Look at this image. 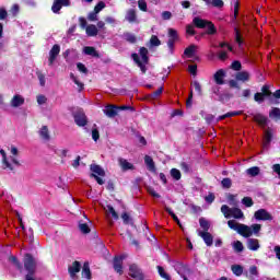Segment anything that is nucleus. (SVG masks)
<instances>
[{
    "label": "nucleus",
    "instance_id": "f257e3e1",
    "mask_svg": "<svg viewBox=\"0 0 280 280\" xmlns=\"http://www.w3.org/2000/svg\"><path fill=\"white\" fill-rule=\"evenodd\" d=\"M131 58L135 65L139 67L141 73L145 75V73H148V65H150V51L148 50V48L140 47L139 54L132 52Z\"/></svg>",
    "mask_w": 280,
    "mask_h": 280
},
{
    "label": "nucleus",
    "instance_id": "f03ea898",
    "mask_svg": "<svg viewBox=\"0 0 280 280\" xmlns=\"http://www.w3.org/2000/svg\"><path fill=\"white\" fill-rule=\"evenodd\" d=\"M228 226L232 231H236L242 237L248 238L253 235V229L246 224L237 223L235 220L228 221Z\"/></svg>",
    "mask_w": 280,
    "mask_h": 280
},
{
    "label": "nucleus",
    "instance_id": "7ed1b4c3",
    "mask_svg": "<svg viewBox=\"0 0 280 280\" xmlns=\"http://www.w3.org/2000/svg\"><path fill=\"white\" fill-rule=\"evenodd\" d=\"M90 170L92 172L90 175L91 178H95L98 185H104V179H102V177L106 176V172L104 171V168H102V166H100L98 164H91Z\"/></svg>",
    "mask_w": 280,
    "mask_h": 280
},
{
    "label": "nucleus",
    "instance_id": "20e7f679",
    "mask_svg": "<svg viewBox=\"0 0 280 280\" xmlns=\"http://www.w3.org/2000/svg\"><path fill=\"white\" fill-rule=\"evenodd\" d=\"M72 117L74 119V124H77L79 128H84V126L89 124V118L82 108H78L75 112H73Z\"/></svg>",
    "mask_w": 280,
    "mask_h": 280
},
{
    "label": "nucleus",
    "instance_id": "39448f33",
    "mask_svg": "<svg viewBox=\"0 0 280 280\" xmlns=\"http://www.w3.org/2000/svg\"><path fill=\"white\" fill-rule=\"evenodd\" d=\"M71 5V0H54L51 5V12L54 14H60L62 8H69Z\"/></svg>",
    "mask_w": 280,
    "mask_h": 280
},
{
    "label": "nucleus",
    "instance_id": "423d86ee",
    "mask_svg": "<svg viewBox=\"0 0 280 280\" xmlns=\"http://www.w3.org/2000/svg\"><path fill=\"white\" fill-rule=\"evenodd\" d=\"M124 256H115L113 259V268L117 275H124Z\"/></svg>",
    "mask_w": 280,
    "mask_h": 280
},
{
    "label": "nucleus",
    "instance_id": "0eeeda50",
    "mask_svg": "<svg viewBox=\"0 0 280 280\" xmlns=\"http://www.w3.org/2000/svg\"><path fill=\"white\" fill-rule=\"evenodd\" d=\"M254 218L255 220H259V221H272V214H270V212H268V210L266 209H259L254 213Z\"/></svg>",
    "mask_w": 280,
    "mask_h": 280
},
{
    "label": "nucleus",
    "instance_id": "6e6552de",
    "mask_svg": "<svg viewBox=\"0 0 280 280\" xmlns=\"http://www.w3.org/2000/svg\"><path fill=\"white\" fill-rule=\"evenodd\" d=\"M58 56H60V45L55 44L49 50V57H48L49 67L54 66V62H56V58H58Z\"/></svg>",
    "mask_w": 280,
    "mask_h": 280
},
{
    "label": "nucleus",
    "instance_id": "1a4fd4ad",
    "mask_svg": "<svg viewBox=\"0 0 280 280\" xmlns=\"http://www.w3.org/2000/svg\"><path fill=\"white\" fill-rule=\"evenodd\" d=\"M176 40H178V32L174 28H168L167 47L171 49V51H174V45H176Z\"/></svg>",
    "mask_w": 280,
    "mask_h": 280
},
{
    "label": "nucleus",
    "instance_id": "9d476101",
    "mask_svg": "<svg viewBox=\"0 0 280 280\" xmlns=\"http://www.w3.org/2000/svg\"><path fill=\"white\" fill-rule=\"evenodd\" d=\"M82 270V264L78 260H74L70 267H68V273L71 279L78 276V272Z\"/></svg>",
    "mask_w": 280,
    "mask_h": 280
},
{
    "label": "nucleus",
    "instance_id": "9b49d317",
    "mask_svg": "<svg viewBox=\"0 0 280 280\" xmlns=\"http://www.w3.org/2000/svg\"><path fill=\"white\" fill-rule=\"evenodd\" d=\"M103 112H104V115H106V117H109V119H113L114 117H117L119 113V106L107 105L105 106V109Z\"/></svg>",
    "mask_w": 280,
    "mask_h": 280
},
{
    "label": "nucleus",
    "instance_id": "f8f14e48",
    "mask_svg": "<svg viewBox=\"0 0 280 280\" xmlns=\"http://www.w3.org/2000/svg\"><path fill=\"white\" fill-rule=\"evenodd\" d=\"M224 78H226V72L224 71V69L218 70L213 75V80L219 86H222V84H224Z\"/></svg>",
    "mask_w": 280,
    "mask_h": 280
},
{
    "label": "nucleus",
    "instance_id": "ddd939ff",
    "mask_svg": "<svg viewBox=\"0 0 280 280\" xmlns=\"http://www.w3.org/2000/svg\"><path fill=\"white\" fill-rule=\"evenodd\" d=\"M143 275V271L137 264H132L129 266V276H131L132 279H137V277H141Z\"/></svg>",
    "mask_w": 280,
    "mask_h": 280
},
{
    "label": "nucleus",
    "instance_id": "4468645a",
    "mask_svg": "<svg viewBox=\"0 0 280 280\" xmlns=\"http://www.w3.org/2000/svg\"><path fill=\"white\" fill-rule=\"evenodd\" d=\"M25 104V98L21 96V94H15L11 100L12 108H19V106H23Z\"/></svg>",
    "mask_w": 280,
    "mask_h": 280
},
{
    "label": "nucleus",
    "instance_id": "2eb2a0df",
    "mask_svg": "<svg viewBox=\"0 0 280 280\" xmlns=\"http://www.w3.org/2000/svg\"><path fill=\"white\" fill-rule=\"evenodd\" d=\"M254 121L260 125L262 128L268 126V117L264 116V114H255L253 117Z\"/></svg>",
    "mask_w": 280,
    "mask_h": 280
},
{
    "label": "nucleus",
    "instance_id": "dca6fc26",
    "mask_svg": "<svg viewBox=\"0 0 280 280\" xmlns=\"http://www.w3.org/2000/svg\"><path fill=\"white\" fill-rule=\"evenodd\" d=\"M237 82H249L250 73L248 71H238L235 75Z\"/></svg>",
    "mask_w": 280,
    "mask_h": 280
},
{
    "label": "nucleus",
    "instance_id": "f3484780",
    "mask_svg": "<svg viewBox=\"0 0 280 280\" xmlns=\"http://www.w3.org/2000/svg\"><path fill=\"white\" fill-rule=\"evenodd\" d=\"M199 236L203 240L206 246H213V235L209 232H199Z\"/></svg>",
    "mask_w": 280,
    "mask_h": 280
},
{
    "label": "nucleus",
    "instance_id": "a211bd4d",
    "mask_svg": "<svg viewBox=\"0 0 280 280\" xmlns=\"http://www.w3.org/2000/svg\"><path fill=\"white\" fill-rule=\"evenodd\" d=\"M192 23L195 25V27H197L198 30H205V27H207L209 20H203L201 18H194L192 19Z\"/></svg>",
    "mask_w": 280,
    "mask_h": 280
},
{
    "label": "nucleus",
    "instance_id": "6ab92c4d",
    "mask_svg": "<svg viewBox=\"0 0 280 280\" xmlns=\"http://www.w3.org/2000/svg\"><path fill=\"white\" fill-rule=\"evenodd\" d=\"M81 276H82L84 279H88V280L93 279V275L91 273V266L89 265V261H85V262L83 264V268H82V271H81Z\"/></svg>",
    "mask_w": 280,
    "mask_h": 280
},
{
    "label": "nucleus",
    "instance_id": "aec40b11",
    "mask_svg": "<svg viewBox=\"0 0 280 280\" xmlns=\"http://www.w3.org/2000/svg\"><path fill=\"white\" fill-rule=\"evenodd\" d=\"M0 154L2 156V163L4 165V170H10L11 172H14V167L12 166V164H10V162L8 161V154L5 153V150L1 149L0 150Z\"/></svg>",
    "mask_w": 280,
    "mask_h": 280
},
{
    "label": "nucleus",
    "instance_id": "412c9836",
    "mask_svg": "<svg viewBox=\"0 0 280 280\" xmlns=\"http://www.w3.org/2000/svg\"><path fill=\"white\" fill-rule=\"evenodd\" d=\"M83 54H85V56H92L93 58H100V52H97L93 46H85L83 48Z\"/></svg>",
    "mask_w": 280,
    "mask_h": 280
},
{
    "label": "nucleus",
    "instance_id": "4be33fe9",
    "mask_svg": "<svg viewBox=\"0 0 280 280\" xmlns=\"http://www.w3.org/2000/svg\"><path fill=\"white\" fill-rule=\"evenodd\" d=\"M125 19L128 23H137V11L135 9H129Z\"/></svg>",
    "mask_w": 280,
    "mask_h": 280
},
{
    "label": "nucleus",
    "instance_id": "5701e85b",
    "mask_svg": "<svg viewBox=\"0 0 280 280\" xmlns=\"http://www.w3.org/2000/svg\"><path fill=\"white\" fill-rule=\"evenodd\" d=\"M259 240L257 238H248L247 240V248L248 250H259Z\"/></svg>",
    "mask_w": 280,
    "mask_h": 280
},
{
    "label": "nucleus",
    "instance_id": "b1692460",
    "mask_svg": "<svg viewBox=\"0 0 280 280\" xmlns=\"http://www.w3.org/2000/svg\"><path fill=\"white\" fill-rule=\"evenodd\" d=\"M144 163L150 172H156V165L154 164V160L150 155L144 156Z\"/></svg>",
    "mask_w": 280,
    "mask_h": 280
},
{
    "label": "nucleus",
    "instance_id": "393cba45",
    "mask_svg": "<svg viewBox=\"0 0 280 280\" xmlns=\"http://www.w3.org/2000/svg\"><path fill=\"white\" fill-rule=\"evenodd\" d=\"M98 32L100 31L97 30V26H95V24H90L88 25V27H85V34L88 36H91V37L97 36Z\"/></svg>",
    "mask_w": 280,
    "mask_h": 280
},
{
    "label": "nucleus",
    "instance_id": "a878e982",
    "mask_svg": "<svg viewBox=\"0 0 280 280\" xmlns=\"http://www.w3.org/2000/svg\"><path fill=\"white\" fill-rule=\"evenodd\" d=\"M196 49H198V46L191 44L184 50V56L187 58H194V55L196 54Z\"/></svg>",
    "mask_w": 280,
    "mask_h": 280
},
{
    "label": "nucleus",
    "instance_id": "bb28decb",
    "mask_svg": "<svg viewBox=\"0 0 280 280\" xmlns=\"http://www.w3.org/2000/svg\"><path fill=\"white\" fill-rule=\"evenodd\" d=\"M120 167L124 170V172H128V170H135V165L126 159H120L119 160Z\"/></svg>",
    "mask_w": 280,
    "mask_h": 280
},
{
    "label": "nucleus",
    "instance_id": "cd10ccee",
    "mask_svg": "<svg viewBox=\"0 0 280 280\" xmlns=\"http://www.w3.org/2000/svg\"><path fill=\"white\" fill-rule=\"evenodd\" d=\"M39 137L44 139V141H49L51 137L49 136V128L47 126H43L39 130Z\"/></svg>",
    "mask_w": 280,
    "mask_h": 280
},
{
    "label": "nucleus",
    "instance_id": "c85d7f7f",
    "mask_svg": "<svg viewBox=\"0 0 280 280\" xmlns=\"http://www.w3.org/2000/svg\"><path fill=\"white\" fill-rule=\"evenodd\" d=\"M206 27H207L206 34H208V36H213L218 34V28H215V24H213V22L208 21V24Z\"/></svg>",
    "mask_w": 280,
    "mask_h": 280
},
{
    "label": "nucleus",
    "instance_id": "c756f323",
    "mask_svg": "<svg viewBox=\"0 0 280 280\" xmlns=\"http://www.w3.org/2000/svg\"><path fill=\"white\" fill-rule=\"evenodd\" d=\"M231 218H234L235 220H242L244 218V212L240 208H232Z\"/></svg>",
    "mask_w": 280,
    "mask_h": 280
},
{
    "label": "nucleus",
    "instance_id": "7c9ffc66",
    "mask_svg": "<svg viewBox=\"0 0 280 280\" xmlns=\"http://www.w3.org/2000/svg\"><path fill=\"white\" fill-rule=\"evenodd\" d=\"M9 261H11L13 266H15L16 270H19L20 272H23V264L19 261V258L16 256H11L9 258Z\"/></svg>",
    "mask_w": 280,
    "mask_h": 280
},
{
    "label": "nucleus",
    "instance_id": "2f4dec72",
    "mask_svg": "<svg viewBox=\"0 0 280 280\" xmlns=\"http://www.w3.org/2000/svg\"><path fill=\"white\" fill-rule=\"evenodd\" d=\"M231 270L236 277L244 275V267L242 265H232Z\"/></svg>",
    "mask_w": 280,
    "mask_h": 280
},
{
    "label": "nucleus",
    "instance_id": "473e14b6",
    "mask_svg": "<svg viewBox=\"0 0 280 280\" xmlns=\"http://www.w3.org/2000/svg\"><path fill=\"white\" fill-rule=\"evenodd\" d=\"M234 34H235V43H237V45L242 47V45H244V38L242 37V32H240V28L234 27Z\"/></svg>",
    "mask_w": 280,
    "mask_h": 280
},
{
    "label": "nucleus",
    "instance_id": "72a5a7b5",
    "mask_svg": "<svg viewBox=\"0 0 280 280\" xmlns=\"http://www.w3.org/2000/svg\"><path fill=\"white\" fill-rule=\"evenodd\" d=\"M237 115H242V110L229 112V113H226L224 115H221V116H219L218 121H222V120H224V119H226L229 117H237Z\"/></svg>",
    "mask_w": 280,
    "mask_h": 280
},
{
    "label": "nucleus",
    "instance_id": "f704fd0d",
    "mask_svg": "<svg viewBox=\"0 0 280 280\" xmlns=\"http://www.w3.org/2000/svg\"><path fill=\"white\" fill-rule=\"evenodd\" d=\"M159 276L164 279V280H172V276H170V273L165 272V268H163L162 266H158L156 267Z\"/></svg>",
    "mask_w": 280,
    "mask_h": 280
},
{
    "label": "nucleus",
    "instance_id": "c9c22d12",
    "mask_svg": "<svg viewBox=\"0 0 280 280\" xmlns=\"http://www.w3.org/2000/svg\"><path fill=\"white\" fill-rule=\"evenodd\" d=\"M259 172H261V170L258 166H253L246 170V174L252 177L259 176Z\"/></svg>",
    "mask_w": 280,
    "mask_h": 280
},
{
    "label": "nucleus",
    "instance_id": "e433bc0d",
    "mask_svg": "<svg viewBox=\"0 0 280 280\" xmlns=\"http://www.w3.org/2000/svg\"><path fill=\"white\" fill-rule=\"evenodd\" d=\"M232 246L235 253H244V244L241 241H235Z\"/></svg>",
    "mask_w": 280,
    "mask_h": 280
},
{
    "label": "nucleus",
    "instance_id": "4c0bfd02",
    "mask_svg": "<svg viewBox=\"0 0 280 280\" xmlns=\"http://www.w3.org/2000/svg\"><path fill=\"white\" fill-rule=\"evenodd\" d=\"M199 225L203 230V232H209V229H211V225L209 224V221L205 218L199 219Z\"/></svg>",
    "mask_w": 280,
    "mask_h": 280
},
{
    "label": "nucleus",
    "instance_id": "58836bf2",
    "mask_svg": "<svg viewBox=\"0 0 280 280\" xmlns=\"http://www.w3.org/2000/svg\"><path fill=\"white\" fill-rule=\"evenodd\" d=\"M221 187L223 189H231V187H233V180H231V178L225 177L221 180Z\"/></svg>",
    "mask_w": 280,
    "mask_h": 280
},
{
    "label": "nucleus",
    "instance_id": "ea45409f",
    "mask_svg": "<svg viewBox=\"0 0 280 280\" xmlns=\"http://www.w3.org/2000/svg\"><path fill=\"white\" fill-rule=\"evenodd\" d=\"M255 277H259V271L257 270V266H250L249 267V280H255Z\"/></svg>",
    "mask_w": 280,
    "mask_h": 280
},
{
    "label": "nucleus",
    "instance_id": "a19ab883",
    "mask_svg": "<svg viewBox=\"0 0 280 280\" xmlns=\"http://www.w3.org/2000/svg\"><path fill=\"white\" fill-rule=\"evenodd\" d=\"M121 219L124 221V224H130L131 226L135 225V222H132V218H130V214H128V212H122Z\"/></svg>",
    "mask_w": 280,
    "mask_h": 280
},
{
    "label": "nucleus",
    "instance_id": "79ce46f5",
    "mask_svg": "<svg viewBox=\"0 0 280 280\" xmlns=\"http://www.w3.org/2000/svg\"><path fill=\"white\" fill-rule=\"evenodd\" d=\"M269 117L271 119H280V108L279 107H273L269 113Z\"/></svg>",
    "mask_w": 280,
    "mask_h": 280
},
{
    "label": "nucleus",
    "instance_id": "37998d69",
    "mask_svg": "<svg viewBox=\"0 0 280 280\" xmlns=\"http://www.w3.org/2000/svg\"><path fill=\"white\" fill-rule=\"evenodd\" d=\"M261 94H264L265 97H272V92L270 91V85L265 84L261 86Z\"/></svg>",
    "mask_w": 280,
    "mask_h": 280
},
{
    "label": "nucleus",
    "instance_id": "c03bdc74",
    "mask_svg": "<svg viewBox=\"0 0 280 280\" xmlns=\"http://www.w3.org/2000/svg\"><path fill=\"white\" fill-rule=\"evenodd\" d=\"M79 230H80L81 233H83L84 235H89V233H91V228L89 226L88 223H79Z\"/></svg>",
    "mask_w": 280,
    "mask_h": 280
},
{
    "label": "nucleus",
    "instance_id": "a18cd8bd",
    "mask_svg": "<svg viewBox=\"0 0 280 280\" xmlns=\"http://www.w3.org/2000/svg\"><path fill=\"white\" fill-rule=\"evenodd\" d=\"M231 212H232V208H230L229 206L223 205L221 207V213H223L224 218L226 219L231 218Z\"/></svg>",
    "mask_w": 280,
    "mask_h": 280
},
{
    "label": "nucleus",
    "instance_id": "49530a36",
    "mask_svg": "<svg viewBox=\"0 0 280 280\" xmlns=\"http://www.w3.org/2000/svg\"><path fill=\"white\" fill-rule=\"evenodd\" d=\"M161 45V39H159V36L152 35L150 38V46L151 47H160Z\"/></svg>",
    "mask_w": 280,
    "mask_h": 280
},
{
    "label": "nucleus",
    "instance_id": "de8ad7c7",
    "mask_svg": "<svg viewBox=\"0 0 280 280\" xmlns=\"http://www.w3.org/2000/svg\"><path fill=\"white\" fill-rule=\"evenodd\" d=\"M171 176L172 178H174V180H180V178L183 177V174H180V171H178V168H172Z\"/></svg>",
    "mask_w": 280,
    "mask_h": 280
},
{
    "label": "nucleus",
    "instance_id": "09e8293b",
    "mask_svg": "<svg viewBox=\"0 0 280 280\" xmlns=\"http://www.w3.org/2000/svg\"><path fill=\"white\" fill-rule=\"evenodd\" d=\"M272 141V130L267 129L265 131V145H269V143H271Z\"/></svg>",
    "mask_w": 280,
    "mask_h": 280
},
{
    "label": "nucleus",
    "instance_id": "8fccbe9b",
    "mask_svg": "<svg viewBox=\"0 0 280 280\" xmlns=\"http://www.w3.org/2000/svg\"><path fill=\"white\" fill-rule=\"evenodd\" d=\"M125 40H127V43H130L131 45H135V43H137V36L131 33H125Z\"/></svg>",
    "mask_w": 280,
    "mask_h": 280
},
{
    "label": "nucleus",
    "instance_id": "3c124183",
    "mask_svg": "<svg viewBox=\"0 0 280 280\" xmlns=\"http://www.w3.org/2000/svg\"><path fill=\"white\" fill-rule=\"evenodd\" d=\"M254 100L258 103V104H264L266 96L261 93V92H257L254 95Z\"/></svg>",
    "mask_w": 280,
    "mask_h": 280
},
{
    "label": "nucleus",
    "instance_id": "603ef678",
    "mask_svg": "<svg viewBox=\"0 0 280 280\" xmlns=\"http://www.w3.org/2000/svg\"><path fill=\"white\" fill-rule=\"evenodd\" d=\"M242 205H244L247 208H250V207H253V205H255V201H253V198H250V197H244L242 199Z\"/></svg>",
    "mask_w": 280,
    "mask_h": 280
},
{
    "label": "nucleus",
    "instance_id": "864d4df0",
    "mask_svg": "<svg viewBox=\"0 0 280 280\" xmlns=\"http://www.w3.org/2000/svg\"><path fill=\"white\" fill-rule=\"evenodd\" d=\"M104 8H106V3L104 1H100L95 7H94V12L96 14H100Z\"/></svg>",
    "mask_w": 280,
    "mask_h": 280
},
{
    "label": "nucleus",
    "instance_id": "5fc2aeb1",
    "mask_svg": "<svg viewBox=\"0 0 280 280\" xmlns=\"http://www.w3.org/2000/svg\"><path fill=\"white\" fill-rule=\"evenodd\" d=\"M231 69H233V71H242V62L240 60H234L231 63Z\"/></svg>",
    "mask_w": 280,
    "mask_h": 280
},
{
    "label": "nucleus",
    "instance_id": "6e6d98bb",
    "mask_svg": "<svg viewBox=\"0 0 280 280\" xmlns=\"http://www.w3.org/2000/svg\"><path fill=\"white\" fill-rule=\"evenodd\" d=\"M138 8L141 12H148V2L145 0H138Z\"/></svg>",
    "mask_w": 280,
    "mask_h": 280
},
{
    "label": "nucleus",
    "instance_id": "4d7b16f0",
    "mask_svg": "<svg viewBox=\"0 0 280 280\" xmlns=\"http://www.w3.org/2000/svg\"><path fill=\"white\" fill-rule=\"evenodd\" d=\"M249 229H252V234L254 233V235H258L259 231H261V224H252Z\"/></svg>",
    "mask_w": 280,
    "mask_h": 280
},
{
    "label": "nucleus",
    "instance_id": "13d9d810",
    "mask_svg": "<svg viewBox=\"0 0 280 280\" xmlns=\"http://www.w3.org/2000/svg\"><path fill=\"white\" fill-rule=\"evenodd\" d=\"M107 211L112 214L114 220H119V214L117 211H115V208L113 206H107Z\"/></svg>",
    "mask_w": 280,
    "mask_h": 280
},
{
    "label": "nucleus",
    "instance_id": "bf43d9fd",
    "mask_svg": "<svg viewBox=\"0 0 280 280\" xmlns=\"http://www.w3.org/2000/svg\"><path fill=\"white\" fill-rule=\"evenodd\" d=\"M77 69L78 71H80L81 73H89V69L86 68V66H84V63L82 62H78L77 63Z\"/></svg>",
    "mask_w": 280,
    "mask_h": 280
},
{
    "label": "nucleus",
    "instance_id": "052dcab7",
    "mask_svg": "<svg viewBox=\"0 0 280 280\" xmlns=\"http://www.w3.org/2000/svg\"><path fill=\"white\" fill-rule=\"evenodd\" d=\"M36 75L39 80L40 86H45V84H46L45 74H43V72H40V71H37Z\"/></svg>",
    "mask_w": 280,
    "mask_h": 280
},
{
    "label": "nucleus",
    "instance_id": "680f3d73",
    "mask_svg": "<svg viewBox=\"0 0 280 280\" xmlns=\"http://www.w3.org/2000/svg\"><path fill=\"white\" fill-rule=\"evenodd\" d=\"M192 85L195 88V91L199 94L202 95V85H200V82L194 81Z\"/></svg>",
    "mask_w": 280,
    "mask_h": 280
},
{
    "label": "nucleus",
    "instance_id": "e2e57ef3",
    "mask_svg": "<svg viewBox=\"0 0 280 280\" xmlns=\"http://www.w3.org/2000/svg\"><path fill=\"white\" fill-rule=\"evenodd\" d=\"M92 139L93 141H100V130L97 128L92 129Z\"/></svg>",
    "mask_w": 280,
    "mask_h": 280
},
{
    "label": "nucleus",
    "instance_id": "0e129e2a",
    "mask_svg": "<svg viewBox=\"0 0 280 280\" xmlns=\"http://www.w3.org/2000/svg\"><path fill=\"white\" fill-rule=\"evenodd\" d=\"M21 8L19 7V4H13L10 12L12 14V16H16L20 12Z\"/></svg>",
    "mask_w": 280,
    "mask_h": 280
},
{
    "label": "nucleus",
    "instance_id": "69168bd1",
    "mask_svg": "<svg viewBox=\"0 0 280 280\" xmlns=\"http://www.w3.org/2000/svg\"><path fill=\"white\" fill-rule=\"evenodd\" d=\"M37 104L39 105L47 104V96L43 94L37 95Z\"/></svg>",
    "mask_w": 280,
    "mask_h": 280
},
{
    "label": "nucleus",
    "instance_id": "338daca9",
    "mask_svg": "<svg viewBox=\"0 0 280 280\" xmlns=\"http://www.w3.org/2000/svg\"><path fill=\"white\" fill-rule=\"evenodd\" d=\"M205 200L206 202H208V205H211L215 200V195L213 192H210L208 196L205 197Z\"/></svg>",
    "mask_w": 280,
    "mask_h": 280
},
{
    "label": "nucleus",
    "instance_id": "774afa93",
    "mask_svg": "<svg viewBox=\"0 0 280 280\" xmlns=\"http://www.w3.org/2000/svg\"><path fill=\"white\" fill-rule=\"evenodd\" d=\"M5 19H8V10L0 8V21H5Z\"/></svg>",
    "mask_w": 280,
    "mask_h": 280
}]
</instances>
